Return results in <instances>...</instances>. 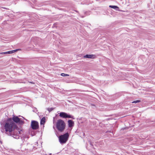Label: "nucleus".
Listing matches in <instances>:
<instances>
[{"label":"nucleus","mask_w":155,"mask_h":155,"mask_svg":"<svg viewBox=\"0 0 155 155\" xmlns=\"http://www.w3.org/2000/svg\"><path fill=\"white\" fill-rule=\"evenodd\" d=\"M4 127L6 134L8 135L15 134V131L18 130L17 126L13 121L6 122L5 124Z\"/></svg>","instance_id":"1"},{"label":"nucleus","mask_w":155,"mask_h":155,"mask_svg":"<svg viewBox=\"0 0 155 155\" xmlns=\"http://www.w3.org/2000/svg\"><path fill=\"white\" fill-rule=\"evenodd\" d=\"M65 127V123L61 119L58 120L56 123V128L60 132H62L64 130Z\"/></svg>","instance_id":"2"},{"label":"nucleus","mask_w":155,"mask_h":155,"mask_svg":"<svg viewBox=\"0 0 155 155\" xmlns=\"http://www.w3.org/2000/svg\"><path fill=\"white\" fill-rule=\"evenodd\" d=\"M69 137V135L68 133L59 136V140L60 143L61 144L65 143L68 140Z\"/></svg>","instance_id":"3"},{"label":"nucleus","mask_w":155,"mask_h":155,"mask_svg":"<svg viewBox=\"0 0 155 155\" xmlns=\"http://www.w3.org/2000/svg\"><path fill=\"white\" fill-rule=\"evenodd\" d=\"M59 116L60 117L63 118H71L73 119H74V117L70 115H68L67 113L62 112L60 113Z\"/></svg>","instance_id":"4"},{"label":"nucleus","mask_w":155,"mask_h":155,"mask_svg":"<svg viewBox=\"0 0 155 155\" xmlns=\"http://www.w3.org/2000/svg\"><path fill=\"white\" fill-rule=\"evenodd\" d=\"M31 125V128L34 130H37L38 129L39 127L38 123L35 121H32Z\"/></svg>","instance_id":"5"},{"label":"nucleus","mask_w":155,"mask_h":155,"mask_svg":"<svg viewBox=\"0 0 155 155\" xmlns=\"http://www.w3.org/2000/svg\"><path fill=\"white\" fill-rule=\"evenodd\" d=\"M96 56L94 54H87L84 56V58L94 59L96 58Z\"/></svg>","instance_id":"6"},{"label":"nucleus","mask_w":155,"mask_h":155,"mask_svg":"<svg viewBox=\"0 0 155 155\" xmlns=\"http://www.w3.org/2000/svg\"><path fill=\"white\" fill-rule=\"evenodd\" d=\"M68 126L70 127H73L74 124V123L73 121L71 120H69L68 121Z\"/></svg>","instance_id":"7"},{"label":"nucleus","mask_w":155,"mask_h":155,"mask_svg":"<svg viewBox=\"0 0 155 155\" xmlns=\"http://www.w3.org/2000/svg\"><path fill=\"white\" fill-rule=\"evenodd\" d=\"M12 120L16 123L19 122L20 121V119L17 116H14L12 118Z\"/></svg>","instance_id":"8"},{"label":"nucleus","mask_w":155,"mask_h":155,"mask_svg":"<svg viewBox=\"0 0 155 155\" xmlns=\"http://www.w3.org/2000/svg\"><path fill=\"white\" fill-rule=\"evenodd\" d=\"M45 121V117H43L41 120L40 124H44Z\"/></svg>","instance_id":"9"},{"label":"nucleus","mask_w":155,"mask_h":155,"mask_svg":"<svg viewBox=\"0 0 155 155\" xmlns=\"http://www.w3.org/2000/svg\"><path fill=\"white\" fill-rule=\"evenodd\" d=\"M19 50V49H16V50H13L9 51V52H10L9 53H10V54H12V53L15 52L16 51H17Z\"/></svg>","instance_id":"10"},{"label":"nucleus","mask_w":155,"mask_h":155,"mask_svg":"<svg viewBox=\"0 0 155 155\" xmlns=\"http://www.w3.org/2000/svg\"><path fill=\"white\" fill-rule=\"evenodd\" d=\"M109 7L112 8H114V9H116V8H118V7L114 5H110Z\"/></svg>","instance_id":"11"},{"label":"nucleus","mask_w":155,"mask_h":155,"mask_svg":"<svg viewBox=\"0 0 155 155\" xmlns=\"http://www.w3.org/2000/svg\"><path fill=\"white\" fill-rule=\"evenodd\" d=\"M54 108H47V110L49 111V112L51 111L54 109Z\"/></svg>","instance_id":"12"},{"label":"nucleus","mask_w":155,"mask_h":155,"mask_svg":"<svg viewBox=\"0 0 155 155\" xmlns=\"http://www.w3.org/2000/svg\"><path fill=\"white\" fill-rule=\"evenodd\" d=\"M61 75L62 76H68L69 75L67 74H65L64 73H62L61 74Z\"/></svg>","instance_id":"13"},{"label":"nucleus","mask_w":155,"mask_h":155,"mask_svg":"<svg viewBox=\"0 0 155 155\" xmlns=\"http://www.w3.org/2000/svg\"><path fill=\"white\" fill-rule=\"evenodd\" d=\"M9 52H10L9 51L6 52H2L0 53V54H10V53Z\"/></svg>","instance_id":"14"},{"label":"nucleus","mask_w":155,"mask_h":155,"mask_svg":"<svg viewBox=\"0 0 155 155\" xmlns=\"http://www.w3.org/2000/svg\"><path fill=\"white\" fill-rule=\"evenodd\" d=\"M140 102V100H137L133 101V102H132V103H137Z\"/></svg>","instance_id":"15"},{"label":"nucleus","mask_w":155,"mask_h":155,"mask_svg":"<svg viewBox=\"0 0 155 155\" xmlns=\"http://www.w3.org/2000/svg\"><path fill=\"white\" fill-rule=\"evenodd\" d=\"M18 137V136H17V137H16V138H17Z\"/></svg>","instance_id":"16"},{"label":"nucleus","mask_w":155,"mask_h":155,"mask_svg":"<svg viewBox=\"0 0 155 155\" xmlns=\"http://www.w3.org/2000/svg\"><path fill=\"white\" fill-rule=\"evenodd\" d=\"M9 120H11V118H10V119H9Z\"/></svg>","instance_id":"17"}]
</instances>
